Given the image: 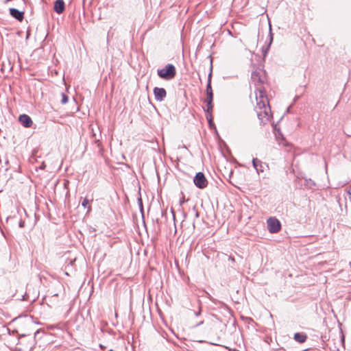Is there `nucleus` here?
<instances>
[{
	"label": "nucleus",
	"mask_w": 351,
	"mask_h": 351,
	"mask_svg": "<svg viewBox=\"0 0 351 351\" xmlns=\"http://www.w3.org/2000/svg\"><path fill=\"white\" fill-rule=\"evenodd\" d=\"M251 80L256 86L255 110L261 123L266 124L271 121L272 114L265 89L263 86L266 81L265 73L261 70L254 71L252 73Z\"/></svg>",
	"instance_id": "obj_1"
},
{
	"label": "nucleus",
	"mask_w": 351,
	"mask_h": 351,
	"mask_svg": "<svg viewBox=\"0 0 351 351\" xmlns=\"http://www.w3.org/2000/svg\"><path fill=\"white\" fill-rule=\"evenodd\" d=\"M158 76L166 80H170L176 75V70L175 66L171 64H168L165 68L158 70Z\"/></svg>",
	"instance_id": "obj_2"
},
{
	"label": "nucleus",
	"mask_w": 351,
	"mask_h": 351,
	"mask_svg": "<svg viewBox=\"0 0 351 351\" xmlns=\"http://www.w3.org/2000/svg\"><path fill=\"white\" fill-rule=\"evenodd\" d=\"M267 228L271 233H277L280 231L281 228L280 222L278 219L274 217H270L267 221Z\"/></svg>",
	"instance_id": "obj_3"
},
{
	"label": "nucleus",
	"mask_w": 351,
	"mask_h": 351,
	"mask_svg": "<svg viewBox=\"0 0 351 351\" xmlns=\"http://www.w3.org/2000/svg\"><path fill=\"white\" fill-rule=\"evenodd\" d=\"M194 184L199 189H204L206 187L208 182L202 172H199L196 174L193 179Z\"/></svg>",
	"instance_id": "obj_4"
},
{
	"label": "nucleus",
	"mask_w": 351,
	"mask_h": 351,
	"mask_svg": "<svg viewBox=\"0 0 351 351\" xmlns=\"http://www.w3.org/2000/svg\"><path fill=\"white\" fill-rule=\"evenodd\" d=\"M154 93L155 99L159 101H162L167 95L166 90L163 88L156 87L154 89Z\"/></svg>",
	"instance_id": "obj_5"
},
{
	"label": "nucleus",
	"mask_w": 351,
	"mask_h": 351,
	"mask_svg": "<svg viewBox=\"0 0 351 351\" xmlns=\"http://www.w3.org/2000/svg\"><path fill=\"white\" fill-rule=\"evenodd\" d=\"M19 121L25 128H30L33 123L30 117L25 114L19 116Z\"/></svg>",
	"instance_id": "obj_6"
},
{
	"label": "nucleus",
	"mask_w": 351,
	"mask_h": 351,
	"mask_svg": "<svg viewBox=\"0 0 351 351\" xmlns=\"http://www.w3.org/2000/svg\"><path fill=\"white\" fill-rule=\"evenodd\" d=\"M65 8L64 2L63 0H56L54 3V10L58 14H62Z\"/></svg>",
	"instance_id": "obj_7"
},
{
	"label": "nucleus",
	"mask_w": 351,
	"mask_h": 351,
	"mask_svg": "<svg viewBox=\"0 0 351 351\" xmlns=\"http://www.w3.org/2000/svg\"><path fill=\"white\" fill-rule=\"evenodd\" d=\"M10 13L12 16L16 19L19 21H22L23 19V12L19 11L16 8H10Z\"/></svg>",
	"instance_id": "obj_8"
},
{
	"label": "nucleus",
	"mask_w": 351,
	"mask_h": 351,
	"mask_svg": "<svg viewBox=\"0 0 351 351\" xmlns=\"http://www.w3.org/2000/svg\"><path fill=\"white\" fill-rule=\"evenodd\" d=\"M252 163L258 173L260 172H263L264 164L261 161L258 160L257 158H254Z\"/></svg>",
	"instance_id": "obj_9"
},
{
	"label": "nucleus",
	"mask_w": 351,
	"mask_h": 351,
	"mask_svg": "<svg viewBox=\"0 0 351 351\" xmlns=\"http://www.w3.org/2000/svg\"><path fill=\"white\" fill-rule=\"evenodd\" d=\"M276 138L280 145L287 146L288 143L285 140L282 133L280 130H277L275 132Z\"/></svg>",
	"instance_id": "obj_10"
},
{
	"label": "nucleus",
	"mask_w": 351,
	"mask_h": 351,
	"mask_svg": "<svg viewBox=\"0 0 351 351\" xmlns=\"http://www.w3.org/2000/svg\"><path fill=\"white\" fill-rule=\"evenodd\" d=\"M306 337L304 335L300 334V333H295L294 335V339L299 342V343H303L306 341Z\"/></svg>",
	"instance_id": "obj_11"
},
{
	"label": "nucleus",
	"mask_w": 351,
	"mask_h": 351,
	"mask_svg": "<svg viewBox=\"0 0 351 351\" xmlns=\"http://www.w3.org/2000/svg\"><path fill=\"white\" fill-rule=\"evenodd\" d=\"M68 101V97L64 94V93H62V100H61V103L62 104H66Z\"/></svg>",
	"instance_id": "obj_12"
},
{
	"label": "nucleus",
	"mask_w": 351,
	"mask_h": 351,
	"mask_svg": "<svg viewBox=\"0 0 351 351\" xmlns=\"http://www.w3.org/2000/svg\"><path fill=\"white\" fill-rule=\"evenodd\" d=\"M206 95H207V101H209V103L213 102V93H207Z\"/></svg>",
	"instance_id": "obj_13"
},
{
	"label": "nucleus",
	"mask_w": 351,
	"mask_h": 351,
	"mask_svg": "<svg viewBox=\"0 0 351 351\" xmlns=\"http://www.w3.org/2000/svg\"><path fill=\"white\" fill-rule=\"evenodd\" d=\"M213 93L210 78L208 80V82L207 87H206V93Z\"/></svg>",
	"instance_id": "obj_14"
},
{
	"label": "nucleus",
	"mask_w": 351,
	"mask_h": 351,
	"mask_svg": "<svg viewBox=\"0 0 351 351\" xmlns=\"http://www.w3.org/2000/svg\"><path fill=\"white\" fill-rule=\"evenodd\" d=\"M213 108V102L209 103V101H207V112H210L212 111Z\"/></svg>",
	"instance_id": "obj_15"
},
{
	"label": "nucleus",
	"mask_w": 351,
	"mask_h": 351,
	"mask_svg": "<svg viewBox=\"0 0 351 351\" xmlns=\"http://www.w3.org/2000/svg\"><path fill=\"white\" fill-rule=\"evenodd\" d=\"M306 184L307 186H308L309 187H311L312 186H314L315 185V183L313 181H312L311 179L309 180H306Z\"/></svg>",
	"instance_id": "obj_16"
},
{
	"label": "nucleus",
	"mask_w": 351,
	"mask_h": 351,
	"mask_svg": "<svg viewBox=\"0 0 351 351\" xmlns=\"http://www.w3.org/2000/svg\"><path fill=\"white\" fill-rule=\"evenodd\" d=\"M88 204H89L88 199L87 198H84V200L82 201V206L84 208H86V207H87Z\"/></svg>",
	"instance_id": "obj_17"
},
{
	"label": "nucleus",
	"mask_w": 351,
	"mask_h": 351,
	"mask_svg": "<svg viewBox=\"0 0 351 351\" xmlns=\"http://www.w3.org/2000/svg\"><path fill=\"white\" fill-rule=\"evenodd\" d=\"M23 225H24V223L23 222H21L19 226H20V227H23Z\"/></svg>",
	"instance_id": "obj_18"
},
{
	"label": "nucleus",
	"mask_w": 351,
	"mask_h": 351,
	"mask_svg": "<svg viewBox=\"0 0 351 351\" xmlns=\"http://www.w3.org/2000/svg\"><path fill=\"white\" fill-rule=\"evenodd\" d=\"M90 210H91V207H90V206H88V213H89Z\"/></svg>",
	"instance_id": "obj_19"
},
{
	"label": "nucleus",
	"mask_w": 351,
	"mask_h": 351,
	"mask_svg": "<svg viewBox=\"0 0 351 351\" xmlns=\"http://www.w3.org/2000/svg\"><path fill=\"white\" fill-rule=\"evenodd\" d=\"M199 313H199V312H198V313H195V315L197 316V315H199Z\"/></svg>",
	"instance_id": "obj_20"
},
{
	"label": "nucleus",
	"mask_w": 351,
	"mask_h": 351,
	"mask_svg": "<svg viewBox=\"0 0 351 351\" xmlns=\"http://www.w3.org/2000/svg\"><path fill=\"white\" fill-rule=\"evenodd\" d=\"M109 351H112V350H110Z\"/></svg>",
	"instance_id": "obj_21"
}]
</instances>
